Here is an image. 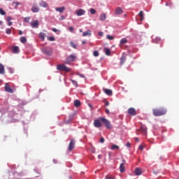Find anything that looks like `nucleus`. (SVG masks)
Returning <instances> with one entry per match:
<instances>
[{"label":"nucleus","mask_w":179,"mask_h":179,"mask_svg":"<svg viewBox=\"0 0 179 179\" xmlns=\"http://www.w3.org/2000/svg\"><path fill=\"white\" fill-rule=\"evenodd\" d=\"M62 20H64V17H62Z\"/></svg>","instance_id":"bf43d9fd"},{"label":"nucleus","mask_w":179,"mask_h":179,"mask_svg":"<svg viewBox=\"0 0 179 179\" xmlns=\"http://www.w3.org/2000/svg\"><path fill=\"white\" fill-rule=\"evenodd\" d=\"M76 15L78 16H83V15H85L86 13V10L82 9V8H80L78 9L77 11H76Z\"/></svg>","instance_id":"9b49d317"},{"label":"nucleus","mask_w":179,"mask_h":179,"mask_svg":"<svg viewBox=\"0 0 179 179\" xmlns=\"http://www.w3.org/2000/svg\"><path fill=\"white\" fill-rule=\"evenodd\" d=\"M99 36H103V32H99Z\"/></svg>","instance_id":"6e6d98bb"},{"label":"nucleus","mask_w":179,"mask_h":179,"mask_svg":"<svg viewBox=\"0 0 179 179\" xmlns=\"http://www.w3.org/2000/svg\"><path fill=\"white\" fill-rule=\"evenodd\" d=\"M12 24H13V22H8V26H12Z\"/></svg>","instance_id":"864d4df0"},{"label":"nucleus","mask_w":179,"mask_h":179,"mask_svg":"<svg viewBox=\"0 0 179 179\" xmlns=\"http://www.w3.org/2000/svg\"><path fill=\"white\" fill-rule=\"evenodd\" d=\"M99 142L101 143H104V138H100V140H99Z\"/></svg>","instance_id":"79ce46f5"},{"label":"nucleus","mask_w":179,"mask_h":179,"mask_svg":"<svg viewBox=\"0 0 179 179\" xmlns=\"http://www.w3.org/2000/svg\"><path fill=\"white\" fill-rule=\"evenodd\" d=\"M24 22H25V23H29V22H30V17H26L24 19Z\"/></svg>","instance_id":"c9c22d12"},{"label":"nucleus","mask_w":179,"mask_h":179,"mask_svg":"<svg viewBox=\"0 0 179 179\" xmlns=\"http://www.w3.org/2000/svg\"><path fill=\"white\" fill-rule=\"evenodd\" d=\"M108 40H114V36H112L110 35H107Z\"/></svg>","instance_id":"ea45409f"},{"label":"nucleus","mask_w":179,"mask_h":179,"mask_svg":"<svg viewBox=\"0 0 179 179\" xmlns=\"http://www.w3.org/2000/svg\"><path fill=\"white\" fill-rule=\"evenodd\" d=\"M12 20V17L10 16L7 17V22H10Z\"/></svg>","instance_id":"c03bdc74"},{"label":"nucleus","mask_w":179,"mask_h":179,"mask_svg":"<svg viewBox=\"0 0 179 179\" xmlns=\"http://www.w3.org/2000/svg\"><path fill=\"white\" fill-rule=\"evenodd\" d=\"M82 43H83V44H86V41H83Z\"/></svg>","instance_id":"4d7b16f0"},{"label":"nucleus","mask_w":179,"mask_h":179,"mask_svg":"<svg viewBox=\"0 0 179 179\" xmlns=\"http://www.w3.org/2000/svg\"><path fill=\"white\" fill-rule=\"evenodd\" d=\"M126 146H127V148H131V143H127L126 144Z\"/></svg>","instance_id":"de8ad7c7"},{"label":"nucleus","mask_w":179,"mask_h":179,"mask_svg":"<svg viewBox=\"0 0 179 179\" xmlns=\"http://www.w3.org/2000/svg\"><path fill=\"white\" fill-rule=\"evenodd\" d=\"M124 164H125V162H122L120 164V173H124L125 171V166H124Z\"/></svg>","instance_id":"2eb2a0df"},{"label":"nucleus","mask_w":179,"mask_h":179,"mask_svg":"<svg viewBox=\"0 0 179 179\" xmlns=\"http://www.w3.org/2000/svg\"><path fill=\"white\" fill-rule=\"evenodd\" d=\"M13 52H14V54H19V52H20V50H19V47L13 46Z\"/></svg>","instance_id":"aec40b11"},{"label":"nucleus","mask_w":179,"mask_h":179,"mask_svg":"<svg viewBox=\"0 0 179 179\" xmlns=\"http://www.w3.org/2000/svg\"><path fill=\"white\" fill-rule=\"evenodd\" d=\"M19 34H20V36H22V34H23V31H19Z\"/></svg>","instance_id":"5fc2aeb1"},{"label":"nucleus","mask_w":179,"mask_h":179,"mask_svg":"<svg viewBox=\"0 0 179 179\" xmlns=\"http://www.w3.org/2000/svg\"><path fill=\"white\" fill-rule=\"evenodd\" d=\"M140 131H141L143 135H146L147 129L145 127H141Z\"/></svg>","instance_id":"bb28decb"},{"label":"nucleus","mask_w":179,"mask_h":179,"mask_svg":"<svg viewBox=\"0 0 179 179\" xmlns=\"http://www.w3.org/2000/svg\"><path fill=\"white\" fill-rule=\"evenodd\" d=\"M160 40H162L160 38L156 37L155 38H154L152 40V41H153V43H155V44H157V43H159L160 41Z\"/></svg>","instance_id":"c756f323"},{"label":"nucleus","mask_w":179,"mask_h":179,"mask_svg":"<svg viewBox=\"0 0 179 179\" xmlns=\"http://www.w3.org/2000/svg\"><path fill=\"white\" fill-rule=\"evenodd\" d=\"M71 47H73V48H76V45L73 42H70Z\"/></svg>","instance_id":"58836bf2"},{"label":"nucleus","mask_w":179,"mask_h":179,"mask_svg":"<svg viewBox=\"0 0 179 179\" xmlns=\"http://www.w3.org/2000/svg\"><path fill=\"white\" fill-rule=\"evenodd\" d=\"M138 15L141 17L140 20H141V22H142V20H143V12L142 10L140 11Z\"/></svg>","instance_id":"7c9ffc66"},{"label":"nucleus","mask_w":179,"mask_h":179,"mask_svg":"<svg viewBox=\"0 0 179 179\" xmlns=\"http://www.w3.org/2000/svg\"><path fill=\"white\" fill-rule=\"evenodd\" d=\"M6 34H12V29L8 28L6 29Z\"/></svg>","instance_id":"473e14b6"},{"label":"nucleus","mask_w":179,"mask_h":179,"mask_svg":"<svg viewBox=\"0 0 179 179\" xmlns=\"http://www.w3.org/2000/svg\"><path fill=\"white\" fill-rule=\"evenodd\" d=\"M0 24H2V21H0Z\"/></svg>","instance_id":"052dcab7"},{"label":"nucleus","mask_w":179,"mask_h":179,"mask_svg":"<svg viewBox=\"0 0 179 179\" xmlns=\"http://www.w3.org/2000/svg\"><path fill=\"white\" fill-rule=\"evenodd\" d=\"M20 41L22 43V44H24V43L27 41V38H26L24 36H22L20 38Z\"/></svg>","instance_id":"c85d7f7f"},{"label":"nucleus","mask_w":179,"mask_h":179,"mask_svg":"<svg viewBox=\"0 0 179 179\" xmlns=\"http://www.w3.org/2000/svg\"><path fill=\"white\" fill-rule=\"evenodd\" d=\"M123 10L122 8H121V7H117L115 9V15H122Z\"/></svg>","instance_id":"dca6fc26"},{"label":"nucleus","mask_w":179,"mask_h":179,"mask_svg":"<svg viewBox=\"0 0 179 179\" xmlns=\"http://www.w3.org/2000/svg\"><path fill=\"white\" fill-rule=\"evenodd\" d=\"M39 38H41L42 41H44V40H45V34L41 32L39 34Z\"/></svg>","instance_id":"4be33fe9"},{"label":"nucleus","mask_w":179,"mask_h":179,"mask_svg":"<svg viewBox=\"0 0 179 179\" xmlns=\"http://www.w3.org/2000/svg\"><path fill=\"white\" fill-rule=\"evenodd\" d=\"M127 114L131 117H134V115H136V110L134 108H129L127 110Z\"/></svg>","instance_id":"423d86ee"},{"label":"nucleus","mask_w":179,"mask_h":179,"mask_svg":"<svg viewBox=\"0 0 179 179\" xmlns=\"http://www.w3.org/2000/svg\"><path fill=\"white\" fill-rule=\"evenodd\" d=\"M57 71H61L62 72H71V68L65 66V64H58L57 66Z\"/></svg>","instance_id":"f03ea898"},{"label":"nucleus","mask_w":179,"mask_h":179,"mask_svg":"<svg viewBox=\"0 0 179 179\" xmlns=\"http://www.w3.org/2000/svg\"><path fill=\"white\" fill-rule=\"evenodd\" d=\"M107 15L106 14H101L99 17V20L103 21L105 19H106Z\"/></svg>","instance_id":"a878e982"},{"label":"nucleus","mask_w":179,"mask_h":179,"mask_svg":"<svg viewBox=\"0 0 179 179\" xmlns=\"http://www.w3.org/2000/svg\"><path fill=\"white\" fill-rule=\"evenodd\" d=\"M125 61H127V57H125V56H122L120 57V65L121 66H122V65H124L125 64Z\"/></svg>","instance_id":"f3484780"},{"label":"nucleus","mask_w":179,"mask_h":179,"mask_svg":"<svg viewBox=\"0 0 179 179\" xmlns=\"http://www.w3.org/2000/svg\"><path fill=\"white\" fill-rule=\"evenodd\" d=\"M114 149L118 150V149H120V147H119L118 145H113L111 146V150H114Z\"/></svg>","instance_id":"2f4dec72"},{"label":"nucleus","mask_w":179,"mask_h":179,"mask_svg":"<svg viewBox=\"0 0 179 179\" xmlns=\"http://www.w3.org/2000/svg\"><path fill=\"white\" fill-rule=\"evenodd\" d=\"M101 120H95L94 121V125L96 128H101L102 127V124H101V122H100Z\"/></svg>","instance_id":"1a4fd4ad"},{"label":"nucleus","mask_w":179,"mask_h":179,"mask_svg":"<svg viewBox=\"0 0 179 179\" xmlns=\"http://www.w3.org/2000/svg\"><path fill=\"white\" fill-rule=\"evenodd\" d=\"M104 51H105L106 55H110V54H111V50H110V49H108V48H105V49H104Z\"/></svg>","instance_id":"cd10ccee"},{"label":"nucleus","mask_w":179,"mask_h":179,"mask_svg":"<svg viewBox=\"0 0 179 179\" xmlns=\"http://www.w3.org/2000/svg\"><path fill=\"white\" fill-rule=\"evenodd\" d=\"M31 12L33 13H38V12H40V8H38V6L37 4L34 3L31 8Z\"/></svg>","instance_id":"0eeeda50"},{"label":"nucleus","mask_w":179,"mask_h":179,"mask_svg":"<svg viewBox=\"0 0 179 179\" xmlns=\"http://www.w3.org/2000/svg\"><path fill=\"white\" fill-rule=\"evenodd\" d=\"M128 43V40H127V38H123L120 40V44L124 45V44H127Z\"/></svg>","instance_id":"393cba45"},{"label":"nucleus","mask_w":179,"mask_h":179,"mask_svg":"<svg viewBox=\"0 0 179 179\" xmlns=\"http://www.w3.org/2000/svg\"><path fill=\"white\" fill-rule=\"evenodd\" d=\"M4 89L5 92H8V93H13V90L10 88V86L8 83H6Z\"/></svg>","instance_id":"9d476101"},{"label":"nucleus","mask_w":179,"mask_h":179,"mask_svg":"<svg viewBox=\"0 0 179 179\" xmlns=\"http://www.w3.org/2000/svg\"><path fill=\"white\" fill-rule=\"evenodd\" d=\"M40 24L38 23V20H35L32 22H31V26L33 29H38V26Z\"/></svg>","instance_id":"f8f14e48"},{"label":"nucleus","mask_w":179,"mask_h":179,"mask_svg":"<svg viewBox=\"0 0 179 179\" xmlns=\"http://www.w3.org/2000/svg\"><path fill=\"white\" fill-rule=\"evenodd\" d=\"M138 149H140V150H143V145H139Z\"/></svg>","instance_id":"49530a36"},{"label":"nucleus","mask_w":179,"mask_h":179,"mask_svg":"<svg viewBox=\"0 0 179 179\" xmlns=\"http://www.w3.org/2000/svg\"><path fill=\"white\" fill-rule=\"evenodd\" d=\"M134 140L136 141V142H139V138H138V137H135Z\"/></svg>","instance_id":"603ef678"},{"label":"nucleus","mask_w":179,"mask_h":179,"mask_svg":"<svg viewBox=\"0 0 179 179\" xmlns=\"http://www.w3.org/2000/svg\"><path fill=\"white\" fill-rule=\"evenodd\" d=\"M76 59V56L74 55H71L67 57L66 61H64V64H69L71 62H73Z\"/></svg>","instance_id":"39448f33"},{"label":"nucleus","mask_w":179,"mask_h":179,"mask_svg":"<svg viewBox=\"0 0 179 179\" xmlns=\"http://www.w3.org/2000/svg\"><path fill=\"white\" fill-rule=\"evenodd\" d=\"M100 121H101V122H103V124L105 125V127H106L108 128V129H111L112 127H111V123L110 122V121H108V120L104 118V117H99Z\"/></svg>","instance_id":"20e7f679"},{"label":"nucleus","mask_w":179,"mask_h":179,"mask_svg":"<svg viewBox=\"0 0 179 179\" xmlns=\"http://www.w3.org/2000/svg\"><path fill=\"white\" fill-rule=\"evenodd\" d=\"M81 78H83V75H80Z\"/></svg>","instance_id":"680f3d73"},{"label":"nucleus","mask_w":179,"mask_h":179,"mask_svg":"<svg viewBox=\"0 0 179 179\" xmlns=\"http://www.w3.org/2000/svg\"><path fill=\"white\" fill-rule=\"evenodd\" d=\"M106 114H110V110L108 109L105 110Z\"/></svg>","instance_id":"3c124183"},{"label":"nucleus","mask_w":179,"mask_h":179,"mask_svg":"<svg viewBox=\"0 0 179 179\" xmlns=\"http://www.w3.org/2000/svg\"><path fill=\"white\" fill-rule=\"evenodd\" d=\"M134 174L136 176H141L142 174V169L140 168H136L134 171Z\"/></svg>","instance_id":"ddd939ff"},{"label":"nucleus","mask_w":179,"mask_h":179,"mask_svg":"<svg viewBox=\"0 0 179 179\" xmlns=\"http://www.w3.org/2000/svg\"><path fill=\"white\" fill-rule=\"evenodd\" d=\"M39 6H41L42 8H48V4L47 3V2H45L44 1H42L39 3Z\"/></svg>","instance_id":"6ab92c4d"},{"label":"nucleus","mask_w":179,"mask_h":179,"mask_svg":"<svg viewBox=\"0 0 179 179\" xmlns=\"http://www.w3.org/2000/svg\"><path fill=\"white\" fill-rule=\"evenodd\" d=\"M91 15H95L96 14V10L94 8H90V9Z\"/></svg>","instance_id":"f704fd0d"},{"label":"nucleus","mask_w":179,"mask_h":179,"mask_svg":"<svg viewBox=\"0 0 179 179\" xmlns=\"http://www.w3.org/2000/svg\"><path fill=\"white\" fill-rule=\"evenodd\" d=\"M55 10H57V12L62 13L65 10V7L56 8Z\"/></svg>","instance_id":"412c9836"},{"label":"nucleus","mask_w":179,"mask_h":179,"mask_svg":"<svg viewBox=\"0 0 179 179\" xmlns=\"http://www.w3.org/2000/svg\"><path fill=\"white\" fill-rule=\"evenodd\" d=\"M104 93L107 94L108 96H112L113 95V91L111 90L108 89H103Z\"/></svg>","instance_id":"4468645a"},{"label":"nucleus","mask_w":179,"mask_h":179,"mask_svg":"<svg viewBox=\"0 0 179 179\" xmlns=\"http://www.w3.org/2000/svg\"><path fill=\"white\" fill-rule=\"evenodd\" d=\"M49 41H55V38L54 36H50L49 37Z\"/></svg>","instance_id":"a19ab883"},{"label":"nucleus","mask_w":179,"mask_h":179,"mask_svg":"<svg viewBox=\"0 0 179 179\" xmlns=\"http://www.w3.org/2000/svg\"><path fill=\"white\" fill-rule=\"evenodd\" d=\"M101 155H98V159H101Z\"/></svg>","instance_id":"13d9d810"},{"label":"nucleus","mask_w":179,"mask_h":179,"mask_svg":"<svg viewBox=\"0 0 179 179\" xmlns=\"http://www.w3.org/2000/svg\"><path fill=\"white\" fill-rule=\"evenodd\" d=\"M73 85H74V86H76V87H78V82H76V80H71Z\"/></svg>","instance_id":"4c0bfd02"},{"label":"nucleus","mask_w":179,"mask_h":179,"mask_svg":"<svg viewBox=\"0 0 179 179\" xmlns=\"http://www.w3.org/2000/svg\"><path fill=\"white\" fill-rule=\"evenodd\" d=\"M152 113H153V115H155V117H160L167 113V109L164 108H154L152 109Z\"/></svg>","instance_id":"f257e3e1"},{"label":"nucleus","mask_w":179,"mask_h":179,"mask_svg":"<svg viewBox=\"0 0 179 179\" xmlns=\"http://www.w3.org/2000/svg\"><path fill=\"white\" fill-rule=\"evenodd\" d=\"M0 14L4 16V15H6V12H5L2 8H0Z\"/></svg>","instance_id":"e433bc0d"},{"label":"nucleus","mask_w":179,"mask_h":179,"mask_svg":"<svg viewBox=\"0 0 179 179\" xmlns=\"http://www.w3.org/2000/svg\"><path fill=\"white\" fill-rule=\"evenodd\" d=\"M41 51L45 55H51L52 54V48L50 47H43L41 48Z\"/></svg>","instance_id":"7ed1b4c3"},{"label":"nucleus","mask_w":179,"mask_h":179,"mask_svg":"<svg viewBox=\"0 0 179 179\" xmlns=\"http://www.w3.org/2000/svg\"><path fill=\"white\" fill-rule=\"evenodd\" d=\"M13 3H14L15 5H22L21 3L17 2V1H13Z\"/></svg>","instance_id":"37998d69"},{"label":"nucleus","mask_w":179,"mask_h":179,"mask_svg":"<svg viewBox=\"0 0 179 179\" xmlns=\"http://www.w3.org/2000/svg\"><path fill=\"white\" fill-rule=\"evenodd\" d=\"M80 31L82 32V29H80Z\"/></svg>","instance_id":"e2e57ef3"},{"label":"nucleus","mask_w":179,"mask_h":179,"mask_svg":"<svg viewBox=\"0 0 179 179\" xmlns=\"http://www.w3.org/2000/svg\"><path fill=\"white\" fill-rule=\"evenodd\" d=\"M93 55H94V57H99V55H100V54L99 53V51L95 50L93 52Z\"/></svg>","instance_id":"72a5a7b5"},{"label":"nucleus","mask_w":179,"mask_h":179,"mask_svg":"<svg viewBox=\"0 0 179 179\" xmlns=\"http://www.w3.org/2000/svg\"><path fill=\"white\" fill-rule=\"evenodd\" d=\"M0 75H5V66L0 64Z\"/></svg>","instance_id":"a211bd4d"},{"label":"nucleus","mask_w":179,"mask_h":179,"mask_svg":"<svg viewBox=\"0 0 179 179\" xmlns=\"http://www.w3.org/2000/svg\"><path fill=\"white\" fill-rule=\"evenodd\" d=\"M83 37H86V36H92V31L88 30L83 34Z\"/></svg>","instance_id":"5701e85b"},{"label":"nucleus","mask_w":179,"mask_h":179,"mask_svg":"<svg viewBox=\"0 0 179 179\" xmlns=\"http://www.w3.org/2000/svg\"><path fill=\"white\" fill-rule=\"evenodd\" d=\"M74 148H75V140L71 139L69 145V151L72 152V150H73Z\"/></svg>","instance_id":"6e6552de"},{"label":"nucleus","mask_w":179,"mask_h":179,"mask_svg":"<svg viewBox=\"0 0 179 179\" xmlns=\"http://www.w3.org/2000/svg\"><path fill=\"white\" fill-rule=\"evenodd\" d=\"M105 106H110V102L106 101L105 102Z\"/></svg>","instance_id":"8fccbe9b"},{"label":"nucleus","mask_w":179,"mask_h":179,"mask_svg":"<svg viewBox=\"0 0 179 179\" xmlns=\"http://www.w3.org/2000/svg\"><path fill=\"white\" fill-rule=\"evenodd\" d=\"M80 104H81V103H80V101H79V100H76V101H74V106H75V107H80Z\"/></svg>","instance_id":"b1692460"},{"label":"nucleus","mask_w":179,"mask_h":179,"mask_svg":"<svg viewBox=\"0 0 179 179\" xmlns=\"http://www.w3.org/2000/svg\"><path fill=\"white\" fill-rule=\"evenodd\" d=\"M69 31H71V32L72 33V31H73V27H70L69 28Z\"/></svg>","instance_id":"a18cd8bd"},{"label":"nucleus","mask_w":179,"mask_h":179,"mask_svg":"<svg viewBox=\"0 0 179 179\" xmlns=\"http://www.w3.org/2000/svg\"><path fill=\"white\" fill-rule=\"evenodd\" d=\"M0 51H1V48H0Z\"/></svg>","instance_id":"0e129e2a"},{"label":"nucleus","mask_w":179,"mask_h":179,"mask_svg":"<svg viewBox=\"0 0 179 179\" xmlns=\"http://www.w3.org/2000/svg\"><path fill=\"white\" fill-rule=\"evenodd\" d=\"M52 30L55 33H57V31H58V29H55V28L52 29Z\"/></svg>","instance_id":"09e8293b"}]
</instances>
